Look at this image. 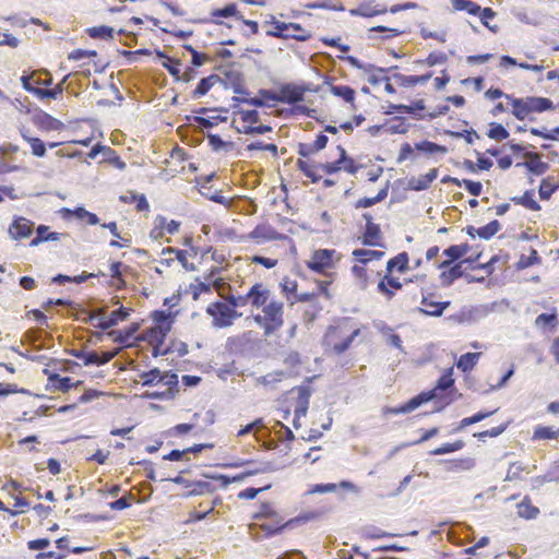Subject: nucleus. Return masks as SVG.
Here are the masks:
<instances>
[{
	"instance_id": "f257e3e1",
	"label": "nucleus",
	"mask_w": 559,
	"mask_h": 559,
	"mask_svg": "<svg viewBox=\"0 0 559 559\" xmlns=\"http://www.w3.org/2000/svg\"><path fill=\"white\" fill-rule=\"evenodd\" d=\"M323 515L322 511L311 510L299 513L297 516L284 521L271 502H262L259 510L252 514V519H273L274 526L270 524H260L259 528L263 532L265 538H272L282 534L286 530H294L299 525L319 520Z\"/></svg>"
},
{
	"instance_id": "f03ea898",
	"label": "nucleus",
	"mask_w": 559,
	"mask_h": 559,
	"mask_svg": "<svg viewBox=\"0 0 559 559\" xmlns=\"http://www.w3.org/2000/svg\"><path fill=\"white\" fill-rule=\"evenodd\" d=\"M205 312L212 317V325L216 329L230 326L229 306L224 300L211 302Z\"/></svg>"
},
{
	"instance_id": "7ed1b4c3",
	"label": "nucleus",
	"mask_w": 559,
	"mask_h": 559,
	"mask_svg": "<svg viewBox=\"0 0 559 559\" xmlns=\"http://www.w3.org/2000/svg\"><path fill=\"white\" fill-rule=\"evenodd\" d=\"M283 302L272 300L267 305H265L262 309L263 316L269 322V326L266 328V336L272 335L274 332L281 329L284 323L283 320Z\"/></svg>"
},
{
	"instance_id": "20e7f679",
	"label": "nucleus",
	"mask_w": 559,
	"mask_h": 559,
	"mask_svg": "<svg viewBox=\"0 0 559 559\" xmlns=\"http://www.w3.org/2000/svg\"><path fill=\"white\" fill-rule=\"evenodd\" d=\"M432 396L430 393H418L417 395L411 397L407 402L400 406H384L382 408L383 415H402L408 414L419 406L430 402Z\"/></svg>"
},
{
	"instance_id": "39448f33",
	"label": "nucleus",
	"mask_w": 559,
	"mask_h": 559,
	"mask_svg": "<svg viewBox=\"0 0 559 559\" xmlns=\"http://www.w3.org/2000/svg\"><path fill=\"white\" fill-rule=\"evenodd\" d=\"M35 228V223L24 216H13L12 223L9 226V236L14 240H22L29 238Z\"/></svg>"
},
{
	"instance_id": "423d86ee",
	"label": "nucleus",
	"mask_w": 559,
	"mask_h": 559,
	"mask_svg": "<svg viewBox=\"0 0 559 559\" xmlns=\"http://www.w3.org/2000/svg\"><path fill=\"white\" fill-rule=\"evenodd\" d=\"M295 389L298 391V399L294 409L293 426L295 429H299L301 427L300 418L307 415L312 390L306 385H299Z\"/></svg>"
},
{
	"instance_id": "0eeeda50",
	"label": "nucleus",
	"mask_w": 559,
	"mask_h": 559,
	"mask_svg": "<svg viewBox=\"0 0 559 559\" xmlns=\"http://www.w3.org/2000/svg\"><path fill=\"white\" fill-rule=\"evenodd\" d=\"M99 154L104 156V162L112 165L119 170H124L127 164L120 158L118 153L111 148L110 146L103 145L102 143H96L87 153L90 158H96Z\"/></svg>"
},
{
	"instance_id": "6e6552de",
	"label": "nucleus",
	"mask_w": 559,
	"mask_h": 559,
	"mask_svg": "<svg viewBox=\"0 0 559 559\" xmlns=\"http://www.w3.org/2000/svg\"><path fill=\"white\" fill-rule=\"evenodd\" d=\"M278 92L280 103L285 105H295L304 102L306 94L305 88L293 82L281 84Z\"/></svg>"
},
{
	"instance_id": "1a4fd4ad",
	"label": "nucleus",
	"mask_w": 559,
	"mask_h": 559,
	"mask_svg": "<svg viewBox=\"0 0 559 559\" xmlns=\"http://www.w3.org/2000/svg\"><path fill=\"white\" fill-rule=\"evenodd\" d=\"M333 249H318L313 252L311 259L307 261V266L316 273H322L333 266Z\"/></svg>"
},
{
	"instance_id": "9d476101",
	"label": "nucleus",
	"mask_w": 559,
	"mask_h": 559,
	"mask_svg": "<svg viewBox=\"0 0 559 559\" xmlns=\"http://www.w3.org/2000/svg\"><path fill=\"white\" fill-rule=\"evenodd\" d=\"M242 239H253L260 243L261 241L265 240L288 239V236L280 234L273 226L269 224H258L248 235L242 236Z\"/></svg>"
},
{
	"instance_id": "9b49d317",
	"label": "nucleus",
	"mask_w": 559,
	"mask_h": 559,
	"mask_svg": "<svg viewBox=\"0 0 559 559\" xmlns=\"http://www.w3.org/2000/svg\"><path fill=\"white\" fill-rule=\"evenodd\" d=\"M455 391L454 388V379H453V369L448 368L436 381V384L432 389L421 391L420 393H430L432 396L430 399L435 400L438 397V394H450Z\"/></svg>"
},
{
	"instance_id": "f8f14e48",
	"label": "nucleus",
	"mask_w": 559,
	"mask_h": 559,
	"mask_svg": "<svg viewBox=\"0 0 559 559\" xmlns=\"http://www.w3.org/2000/svg\"><path fill=\"white\" fill-rule=\"evenodd\" d=\"M32 121L35 126L44 131H60L64 129V123L61 120L52 117L39 108L35 109Z\"/></svg>"
},
{
	"instance_id": "ddd939ff",
	"label": "nucleus",
	"mask_w": 559,
	"mask_h": 559,
	"mask_svg": "<svg viewBox=\"0 0 559 559\" xmlns=\"http://www.w3.org/2000/svg\"><path fill=\"white\" fill-rule=\"evenodd\" d=\"M267 23L274 26V32L266 31V35L270 37L284 39L293 38L298 41H306L311 38V34L297 35L288 33V31H290L289 23L277 21L274 16H271V21Z\"/></svg>"
},
{
	"instance_id": "4468645a",
	"label": "nucleus",
	"mask_w": 559,
	"mask_h": 559,
	"mask_svg": "<svg viewBox=\"0 0 559 559\" xmlns=\"http://www.w3.org/2000/svg\"><path fill=\"white\" fill-rule=\"evenodd\" d=\"M426 105L424 99H416L412 102L409 105L405 104H390L389 109L385 111V115L392 114H408L413 116L415 119H424L425 116L420 115V111L425 110Z\"/></svg>"
},
{
	"instance_id": "2eb2a0df",
	"label": "nucleus",
	"mask_w": 559,
	"mask_h": 559,
	"mask_svg": "<svg viewBox=\"0 0 559 559\" xmlns=\"http://www.w3.org/2000/svg\"><path fill=\"white\" fill-rule=\"evenodd\" d=\"M340 59L348 62L353 68H356L358 70H362L364 72L366 73H380V74H386L389 73L392 69H399L397 66H392V67H389V68H383V67H379V66H376L373 63H365L362 61H360L357 57L355 56H352V55H346V56H340L338 57Z\"/></svg>"
},
{
	"instance_id": "dca6fc26",
	"label": "nucleus",
	"mask_w": 559,
	"mask_h": 559,
	"mask_svg": "<svg viewBox=\"0 0 559 559\" xmlns=\"http://www.w3.org/2000/svg\"><path fill=\"white\" fill-rule=\"evenodd\" d=\"M358 239L364 246L384 247V243L381 241L382 231L380 225L376 223L366 224L365 231Z\"/></svg>"
},
{
	"instance_id": "f3484780",
	"label": "nucleus",
	"mask_w": 559,
	"mask_h": 559,
	"mask_svg": "<svg viewBox=\"0 0 559 559\" xmlns=\"http://www.w3.org/2000/svg\"><path fill=\"white\" fill-rule=\"evenodd\" d=\"M131 309L120 306L111 311L109 316L103 313V319L98 320L99 330L106 331L116 326L120 321H124L130 316Z\"/></svg>"
},
{
	"instance_id": "a211bd4d",
	"label": "nucleus",
	"mask_w": 559,
	"mask_h": 559,
	"mask_svg": "<svg viewBox=\"0 0 559 559\" xmlns=\"http://www.w3.org/2000/svg\"><path fill=\"white\" fill-rule=\"evenodd\" d=\"M403 285L397 277L392 276V273H388L379 281L377 289L388 300H391L396 290L402 289Z\"/></svg>"
},
{
	"instance_id": "6ab92c4d",
	"label": "nucleus",
	"mask_w": 559,
	"mask_h": 559,
	"mask_svg": "<svg viewBox=\"0 0 559 559\" xmlns=\"http://www.w3.org/2000/svg\"><path fill=\"white\" fill-rule=\"evenodd\" d=\"M216 83H222L225 88H228V83L224 81L219 75L217 74H210L209 76L202 78L199 83L197 84L195 88L193 90L191 97L193 99H198L209 93V91L214 86Z\"/></svg>"
},
{
	"instance_id": "aec40b11",
	"label": "nucleus",
	"mask_w": 559,
	"mask_h": 559,
	"mask_svg": "<svg viewBox=\"0 0 559 559\" xmlns=\"http://www.w3.org/2000/svg\"><path fill=\"white\" fill-rule=\"evenodd\" d=\"M421 305L427 308H418L419 313L428 317L439 318L443 314L444 310L451 306V301H433L429 299L428 296H423Z\"/></svg>"
},
{
	"instance_id": "412c9836",
	"label": "nucleus",
	"mask_w": 559,
	"mask_h": 559,
	"mask_svg": "<svg viewBox=\"0 0 559 559\" xmlns=\"http://www.w3.org/2000/svg\"><path fill=\"white\" fill-rule=\"evenodd\" d=\"M48 384L55 390L59 392H68L72 388H78L83 384L82 381L73 382L71 377H62L57 372L48 373Z\"/></svg>"
},
{
	"instance_id": "4be33fe9",
	"label": "nucleus",
	"mask_w": 559,
	"mask_h": 559,
	"mask_svg": "<svg viewBox=\"0 0 559 559\" xmlns=\"http://www.w3.org/2000/svg\"><path fill=\"white\" fill-rule=\"evenodd\" d=\"M437 177L438 168H432L427 174L420 176L419 178H409L407 182V189L417 192L427 190Z\"/></svg>"
},
{
	"instance_id": "5701e85b",
	"label": "nucleus",
	"mask_w": 559,
	"mask_h": 559,
	"mask_svg": "<svg viewBox=\"0 0 559 559\" xmlns=\"http://www.w3.org/2000/svg\"><path fill=\"white\" fill-rule=\"evenodd\" d=\"M249 302L255 307H264L270 297V290L264 288L261 283H255L247 293Z\"/></svg>"
},
{
	"instance_id": "b1692460",
	"label": "nucleus",
	"mask_w": 559,
	"mask_h": 559,
	"mask_svg": "<svg viewBox=\"0 0 559 559\" xmlns=\"http://www.w3.org/2000/svg\"><path fill=\"white\" fill-rule=\"evenodd\" d=\"M465 270L463 269V263H454L449 270L442 271L439 275L440 283L442 287H450L453 283L465 276Z\"/></svg>"
},
{
	"instance_id": "393cba45",
	"label": "nucleus",
	"mask_w": 559,
	"mask_h": 559,
	"mask_svg": "<svg viewBox=\"0 0 559 559\" xmlns=\"http://www.w3.org/2000/svg\"><path fill=\"white\" fill-rule=\"evenodd\" d=\"M483 314H485V311L478 307H464L457 313L450 316L449 319L460 324L474 323Z\"/></svg>"
},
{
	"instance_id": "a878e982",
	"label": "nucleus",
	"mask_w": 559,
	"mask_h": 559,
	"mask_svg": "<svg viewBox=\"0 0 559 559\" xmlns=\"http://www.w3.org/2000/svg\"><path fill=\"white\" fill-rule=\"evenodd\" d=\"M531 157L533 160L519 162L515 167H524L531 175L543 176L549 169V164L543 162L535 153Z\"/></svg>"
},
{
	"instance_id": "bb28decb",
	"label": "nucleus",
	"mask_w": 559,
	"mask_h": 559,
	"mask_svg": "<svg viewBox=\"0 0 559 559\" xmlns=\"http://www.w3.org/2000/svg\"><path fill=\"white\" fill-rule=\"evenodd\" d=\"M186 119L188 121L195 122L199 126V131L204 132L205 130L213 129L221 122H226L227 116H223V115H217V116H213V117L187 116Z\"/></svg>"
},
{
	"instance_id": "cd10ccee",
	"label": "nucleus",
	"mask_w": 559,
	"mask_h": 559,
	"mask_svg": "<svg viewBox=\"0 0 559 559\" xmlns=\"http://www.w3.org/2000/svg\"><path fill=\"white\" fill-rule=\"evenodd\" d=\"M151 318L155 324L154 328L169 333L175 321V314L166 310H154Z\"/></svg>"
},
{
	"instance_id": "c85d7f7f",
	"label": "nucleus",
	"mask_w": 559,
	"mask_h": 559,
	"mask_svg": "<svg viewBox=\"0 0 559 559\" xmlns=\"http://www.w3.org/2000/svg\"><path fill=\"white\" fill-rule=\"evenodd\" d=\"M506 99H508L512 106V115L518 120H524L531 112V108L527 105V97H515L513 95H507Z\"/></svg>"
},
{
	"instance_id": "c756f323",
	"label": "nucleus",
	"mask_w": 559,
	"mask_h": 559,
	"mask_svg": "<svg viewBox=\"0 0 559 559\" xmlns=\"http://www.w3.org/2000/svg\"><path fill=\"white\" fill-rule=\"evenodd\" d=\"M325 84L330 85V92L336 96L342 98L345 103H348L352 105L353 108H355V96L356 92L353 87L349 85H333L330 83V79H325Z\"/></svg>"
},
{
	"instance_id": "7c9ffc66",
	"label": "nucleus",
	"mask_w": 559,
	"mask_h": 559,
	"mask_svg": "<svg viewBox=\"0 0 559 559\" xmlns=\"http://www.w3.org/2000/svg\"><path fill=\"white\" fill-rule=\"evenodd\" d=\"M409 257L406 251L397 253L395 257L391 258L386 262V272L393 273L394 271L399 273H405L409 269Z\"/></svg>"
},
{
	"instance_id": "2f4dec72",
	"label": "nucleus",
	"mask_w": 559,
	"mask_h": 559,
	"mask_svg": "<svg viewBox=\"0 0 559 559\" xmlns=\"http://www.w3.org/2000/svg\"><path fill=\"white\" fill-rule=\"evenodd\" d=\"M191 487V490L181 495L182 498L188 499L191 497L212 495L216 490V487L212 483L205 480H192Z\"/></svg>"
},
{
	"instance_id": "473e14b6",
	"label": "nucleus",
	"mask_w": 559,
	"mask_h": 559,
	"mask_svg": "<svg viewBox=\"0 0 559 559\" xmlns=\"http://www.w3.org/2000/svg\"><path fill=\"white\" fill-rule=\"evenodd\" d=\"M527 105L531 112H545L555 109V104L550 98L542 96H527Z\"/></svg>"
},
{
	"instance_id": "72a5a7b5",
	"label": "nucleus",
	"mask_w": 559,
	"mask_h": 559,
	"mask_svg": "<svg viewBox=\"0 0 559 559\" xmlns=\"http://www.w3.org/2000/svg\"><path fill=\"white\" fill-rule=\"evenodd\" d=\"M510 201H512L514 204L522 205L525 209L534 211V212L540 211V209H542L539 203L535 200V190L534 189L526 190L520 197H512L510 199Z\"/></svg>"
},
{
	"instance_id": "f704fd0d",
	"label": "nucleus",
	"mask_w": 559,
	"mask_h": 559,
	"mask_svg": "<svg viewBox=\"0 0 559 559\" xmlns=\"http://www.w3.org/2000/svg\"><path fill=\"white\" fill-rule=\"evenodd\" d=\"M139 329L140 324L138 322H132L124 329L114 331L110 335L112 336L114 342L118 344H127L131 338H133Z\"/></svg>"
},
{
	"instance_id": "c9c22d12",
	"label": "nucleus",
	"mask_w": 559,
	"mask_h": 559,
	"mask_svg": "<svg viewBox=\"0 0 559 559\" xmlns=\"http://www.w3.org/2000/svg\"><path fill=\"white\" fill-rule=\"evenodd\" d=\"M414 148L417 152L424 153V154H426L428 156L437 154V153L445 154L448 152V147L447 146L438 144V143H435V142L429 141V140H423V141L416 142L414 144Z\"/></svg>"
},
{
	"instance_id": "e433bc0d",
	"label": "nucleus",
	"mask_w": 559,
	"mask_h": 559,
	"mask_svg": "<svg viewBox=\"0 0 559 559\" xmlns=\"http://www.w3.org/2000/svg\"><path fill=\"white\" fill-rule=\"evenodd\" d=\"M352 254H353L354 259L356 261H358L359 263L367 264L368 262H370L372 260L382 259L385 253H384V251H380V250L358 248V249H355L352 252Z\"/></svg>"
},
{
	"instance_id": "4c0bfd02",
	"label": "nucleus",
	"mask_w": 559,
	"mask_h": 559,
	"mask_svg": "<svg viewBox=\"0 0 559 559\" xmlns=\"http://www.w3.org/2000/svg\"><path fill=\"white\" fill-rule=\"evenodd\" d=\"M499 408H496L493 411H486V409H481L477 413H475L474 415L469 416V417H465L463 418L461 421H460V425L453 429V432H457L464 428H466L467 426H471V425H474V424H477L484 419H487L489 418L490 416H492L493 414H496L498 412Z\"/></svg>"
},
{
	"instance_id": "58836bf2",
	"label": "nucleus",
	"mask_w": 559,
	"mask_h": 559,
	"mask_svg": "<svg viewBox=\"0 0 559 559\" xmlns=\"http://www.w3.org/2000/svg\"><path fill=\"white\" fill-rule=\"evenodd\" d=\"M439 463L445 465L448 472H460L472 469L475 465V461L471 457L459 459V460H441Z\"/></svg>"
},
{
	"instance_id": "ea45409f",
	"label": "nucleus",
	"mask_w": 559,
	"mask_h": 559,
	"mask_svg": "<svg viewBox=\"0 0 559 559\" xmlns=\"http://www.w3.org/2000/svg\"><path fill=\"white\" fill-rule=\"evenodd\" d=\"M481 356V353H465L460 356L459 360L456 361V367L464 373L469 372L474 369V367L477 365L479 357Z\"/></svg>"
},
{
	"instance_id": "a19ab883",
	"label": "nucleus",
	"mask_w": 559,
	"mask_h": 559,
	"mask_svg": "<svg viewBox=\"0 0 559 559\" xmlns=\"http://www.w3.org/2000/svg\"><path fill=\"white\" fill-rule=\"evenodd\" d=\"M388 12L385 7L381 9L370 8L369 3H360L357 8L350 9L349 14L352 16H361V17H373L380 14H384Z\"/></svg>"
},
{
	"instance_id": "79ce46f5",
	"label": "nucleus",
	"mask_w": 559,
	"mask_h": 559,
	"mask_svg": "<svg viewBox=\"0 0 559 559\" xmlns=\"http://www.w3.org/2000/svg\"><path fill=\"white\" fill-rule=\"evenodd\" d=\"M85 32L93 39L112 40L115 36V29L108 25L88 27Z\"/></svg>"
},
{
	"instance_id": "37998d69",
	"label": "nucleus",
	"mask_w": 559,
	"mask_h": 559,
	"mask_svg": "<svg viewBox=\"0 0 559 559\" xmlns=\"http://www.w3.org/2000/svg\"><path fill=\"white\" fill-rule=\"evenodd\" d=\"M209 145L214 152H229L234 148L235 143L231 141H225L219 134L209 132L206 134Z\"/></svg>"
},
{
	"instance_id": "c03bdc74",
	"label": "nucleus",
	"mask_w": 559,
	"mask_h": 559,
	"mask_svg": "<svg viewBox=\"0 0 559 559\" xmlns=\"http://www.w3.org/2000/svg\"><path fill=\"white\" fill-rule=\"evenodd\" d=\"M518 514L525 520H533L539 514V509L532 504L531 499L526 496L518 504Z\"/></svg>"
},
{
	"instance_id": "a18cd8bd",
	"label": "nucleus",
	"mask_w": 559,
	"mask_h": 559,
	"mask_svg": "<svg viewBox=\"0 0 559 559\" xmlns=\"http://www.w3.org/2000/svg\"><path fill=\"white\" fill-rule=\"evenodd\" d=\"M211 15L213 17H235L238 21L242 19V14L238 11L237 4L234 2L227 3L223 8L212 10Z\"/></svg>"
},
{
	"instance_id": "49530a36",
	"label": "nucleus",
	"mask_w": 559,
	"mask_h": 559,
	"mask_svg": "<svg viewBox=\"0 0 559 559\" xmlns=\"http://www.w3.org/2000/svg\"><path fill=\"white\" fill-rule=\"evenodd\" d=\"M360 534L366 539H381L385 537H394L397 534L385 532L376 525H366L360 530Z\"/></svg>"
},
{
	"instance_id": "de8ad7c7",
	"label": "nucleus",
	"mask_w": 559,
	"mask_h": 559,
	"mask_svg": "<svg viewBox=\"0 0 559 559\" xmlns=\"http://www.w3.org/2000/svg\"><path fill=\"white\" fill-rule=\"evenodd\" d=\"M486 135L495 141L501 142L510 136L508 129L499 122H490Z\"/></svg>"
},
{
	"instance_id": "09e8293b",
	"label": "nucleus",
	"mask_w": 559,
	"mask_h": 559,
	"mask_svg": "<svg viewBox=\"0 0 559 559\" xmlns=\"http://www.w3.org/2000/svg\"><path fill=\"white\" fill-rule=\"evenodd\" d=\"M453 8L456 11H466L471 15L478 16L483 8L472 0H451Z\"/></svg>"
},
{
	"instance_id": "8fccbe9b",
	"label": "nucleus",
	"mask_w": 559,
	"mask_h": 559,
	"mask_svg": "<svg viewBox=\"0 0 559 559\" xmlns=\"http://www.w3.org/2000/svg\"><path fill=\"white\" fill-rule=\"evenodd\" d=\"M162 254H175L176 259L182 265L186 271H194L195 265L193 263L188 262L187 260V251L182 249H178L175 247H167L162 250Z\"/></svg>"
},
{
	"instance_id": "3c124183",
	"label": "nucleus",
	"mask_w": 559,
	"mask_h": 559,
	"mask_svg": "<svg viewBox=\"0 0 559 559\" xmlns=\"http://www.w3.org/2000/svg\"><path fill=\"white\" fill-rule=\"evenodd\" d=\"M160 383L167 385L166 390L171 391L174 396L179 392L178 374L173 370L165 371L164 373L160 371Z\"/></svg>"
},
{
	"instance_id": "603ef678",
	"label": "nucleus",
	"mask_w": 559,
	"mask_h": 559,
	"mask_svg": "<svg viewBox=\"0 0 559 559\" xmlns=\"http://www.w3.org/2000/svg\"><path fill=\"white\" fill-rule=\"evenodd\" d=\"M552 177L543 178L538 188V194L540 200H549L551 195L557 191L558 186L552 182Z\"/></svg>"
},
{
	"instance_id": "864d4df0",
	"label": "nucleus",
	"mask_w": 559,
	"mask_h": 559,
	"mask_svg": "<svg viewBox=\"0 0 559 559\" xmlns=\"http://www.w3.org/2000/svg\"><path fill=\"white\" fill-rule=\"evenodd\" d=\"M542 262V258L539 257L536 249L531 248L530 255L522 254L520 260L516 263L518 270H524L532 265L539 264Z\"/></svg>"
},
{
	"instance_id": "5fc2aeb1",
	"label": "nucleus",
	"mask_w": 559,
	"mask_h": 559,
	"mask_svg": "<svg viewBox=\"0 0 559 559\" xmlns=\"http://www.w3.org/2000/svg\"><path fill=\"white\" fill-rule=\"evenodd\" d=\"M465 443L463 440H456L455 442H447L441 444L440 447L431 450L429 452L430 455H444L448 453L456 452L459 450H462L464 448Z\"/></svg>"
},
{
	"instance_id": "6e6d98bb",
	"label": "nucleus",
	"mask_w": 559,
	"mask_h": 559,
	"mask_svg": "<svg viewBox=\"0 0 559 559\" xmlns=\"http://www.w3.org/2000/svg\"><path fill=\"white\" fill-rule=\"evenodd\" d=\"M501 229V224L498 219L490 221L485 226L478 228V237L484 240L491 239Z\"/></svg>"
},
{
	"instance_id": "4d7b16f0",
	"label": "nucleus",
	"mask_w": 559,
	"mask_h": 559,
	"mask_svg": "<svg viewBox=\"0 0 559 559\" xmlns=\"http://www.w3.org/2000/svg\"><path fill=\"white\" fill-rule=\"evenodd\" d=\"M368 33H369L368 39H374L376 38L372 35V33H385L386 35L382 36L381 38L382 39H388V38L395 37V36L404 34V31H400L399 28L389 27V26H384V25H377V26L370 27L368 29Z\"/></svg>"
},
{
	"instance_id": "13d9d810",
	"label": "nucleus",
	"mask_w": 559,
	"mask_h": 559,
	"mask_svg": "<svg viewBox=\"0 0 559 559\" xmlns=\"http://www.w3.org/2000/svg\"><path fill=\"white\" fill-rule=\"evenodd\" d=\"M305 8L316 10V9H323V10H331V11H338L343 12L345 10V7L343 3H332L331 0H322V1H314V2H308L305 4Z\"/></svg>"
},
{
	"instance_id": "bf43d9fd",
	"label": "nucleus",
	"mask_w": 559,
	"mask_h": 559,
	"mask_svg": "<svg viewBox=\"0 0 559 559\" xmlns=\"http://www.w3.org/2000/svg\"><path fill=\"white\" fill-rule=\"evenodd\" d=\"M530 132L533 135L539 136L547 141H559V127H556L551 130H548L547 128H530Z\"/></svg>"
},
{
	"instance_id": "052dcab7",
	"label": "nucleus",
	"mask_w": 559,
	"mask_h": 559,
	"mask_svg": "<svg viewBox=\"0 0 559 559\" xmlns=\"http://www.w3.org/2000/svg\"><path fill=\"white\" fill-rule=\"evenodd\" d=\"M71 355L80 360H82L84 366H95L98 361L96 360L97 352L95 350H84V349H73Z\"/></svg>"
},
{
	"instance_id": "680f3d73",
	"label": "nucleus",
	"mask_w": 559,
	"mask_h": 559,
	"mask_svg": "<svg viewBox=\"0 0 559 559\" xmlns=\"http://www.w3.org/2000/svg\"><path fill=\"white\" fill-rule=\"evenodd\" d=\"M140 378L143 379V386H153L160 383V370L154 367L147 371L140 373Z\"/></svg>"
},
{
	"instance_id": "e2e57ef3",
	"label": "nucleus",
	"mask_w": 559,
	"mask_h": 559,
	"mask_svg": "<svg viewBox=\"0 0 559 559\" xmlns=\"http://www.w3.org/2000/svg\"><path fill=\"white\" fill-rule=\"evenodd\" d=\"M134 489L138 490V495H139V497H134V501L136 503L147 502L154 492V488L146 481L140 483L139 485H136L134 487Z\"/></svg>"
},
{
	"instance_id": "0e129e2a",
	"label": "nucleus",
	"mask_w": 559,
	"mask_h": 559,
	"mask_svg": "<svg viewBox=\"0 0 559 559\" xmlns=\"http://www.w3.org/2000/svg\"><path fill=\"white\" fill-rule=\"evenodd\" d=\"M27 143L31 146V152L36 157H45L47 154V143L41 139L34 136L33 139H27Z\"/></svg>"
},
{
	"instance_id": "69168bd1",
	"label": "nucleus",
	"mask_w": 559,
	"mask_h": 559,
	"mask_svg": "<svg viewBox=\"0 0 559 559\" xmlns=\"http://www.w3.org/2000/svg\"><path fill=\"white\" fill-rule=\"evenodd\" d=\"M393 121L397 123H392L388 127L386 131L390 134H405L408 132L411 124L406 123V119L402 116H395Z\"/></svg>"
},
{
	"instance_id": "338daca9",
	"label": "nucleus",
	"mask_w": 559,
	"mask_h": 559,
	"mask_svg": "<svg viewBox=\"0 0 559 559\" xmlns=\"http://www.w3.org/2000/svg\"><path fill=\"white\" fill-rule=\"evenodd\" d=\"M444 133L451 138L464 139L467 144H473L474 138L479 139V134L474 129H466L462 131L445 130Z\"/></svg>"
},
{
	"instance_id": "774afa93",
	"label": "nucleus",
	"mask_w": 559,
	"mask_h": 559,
	"mask_svg": "<svg viewBox=\"0 0 559 559\" xmlns=\"http://www.w3.org/2000/svg\"><path fill=\"white\" fill-rule=\"evenodd\" d=\"M557 324V313L554 312H543L537 316L535 320V325L538 328H555Z\"/></svg>"
}]
</instances>
